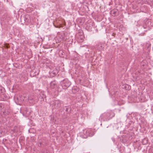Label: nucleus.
<instances>
[{
	"label": "nucleus",
	"mask_w": 153,
	"mask_h": 153,
	"mask_svg": "<svg viewBox=\"0 0 153 153\" xmlns=\"http://www.w3.org/2000/svg\"><path fill=\"white\" fill-rule=\"evenodd\" d=\"M122 88L126 90H128L131 89V87L130 85L128 84H125L122 85Z\"/></svg>",
	"instance_id": "obj_12"
},
{
	"label": "nucleus",
	"mask_w": 153,
	"mask_h": 153,
	"mask_svg": "<svg viewBox=\"0 0 153 153\" xmlns=\"http://www.w3.org/2000/svg\"><path fill=\"white\" fill-rule=\"evenodd\" d=\"M120 140L123 143L126 142L127 140V138L126 135H123L120 137Z\"/></svg>",
	"instance_id": "obj_11"
},
{
	"label": "nucleus",
	"mask_w": 153,
	"mask_h": 153,
	"mask_svg": "<svg viewBox=\"0 0 153 153\" xmlns=\"http://www.w3.org/2000/svg\"><path fill=\"white\" fill-rule=\"evenodd\" d=\"M39 72V70L38 68H36L32 71L31 73V75H33V76H35L38 75Z\"/></svg>",
	"instance_id": "obj_8"
},
{
	"label": "nucleus",
	"mask_w": 153,
	"mask_h": 153,
	"mask_svg": "<svg viewBox=\"0 0 153 153\" xmlns=\"http://www.w3.org/2000/svg\"><path fill=\"white\" fill-rule=\"evenodd\" d=\"M57 86V83L56 81L54 80L52 81L50 83V87L52 89H53Z\"/></svg>",
	"instance_id": "obj_9"
},
{
	"label": "nucleus",
	"mask_w": 153,
	"mask_h": 153,
	"mask_svg": "<svg viewBox=\"0 0 153 153\" xmlns=\"http://www.w3.org/2000/svg\"><path fill=\"white\" fill-rule=\"evenodd\" d=\"M4 47L6 48H8L10 46L8 44L5 43L4 44Z\"/></svg>",
	"instance_id": "obj_18"
},
{
	"label": "nucleus",
	"mask_w": 153,
	"mask_h": 153,
	"mask_svg": "<svg viewBox=\"0 0 153 153\" xmlns=\"http://www.w3.org/2000/svg\"><path fill=\"white\" fill-rule=\"evenodd\" d=\"M105 46V44L100 42L98 43L97 45V48L99 51H102L104 50Z\"/></svg>",
	"instance_id": "obj_4"
},
{
	"label": "nucleus",
	"mask_w": 153,
	"mask_h": 153,
	"mask_svg": "<svg viewBox=\"0 0 153 153\" xmlns=\"http://www.w3.org/2000/svg\"><path fill=\"white\" fill-rule=\"evenodd\" d=\"M10 112L8 111H4L3 112V114H4V115H6L7 114H8Z\"/></svg>",
	"instance_id": "obj_19"
},
{
	"label": "nucleus",
	"mask_w": 153,
	"mask_h": 153,
	"mask_svg": "<svg viewBox=\"0 0 153 153\" xmlns=\"http://www.w3.org/2000/svg\"><path fill=\"white\" fill-rule=\"evenodd\" d=\"M61 102L59 100H56L54 101L53 104V105L54 106L55 108L56 109H58L61 107Z\"/></svg>",
	"instance_id": "obj_6"
},
{
	"label": "nucleus",
	"mask_w": 153,
	"mask_h": 153,
	"mask_svg": "<svg viewBox=\"0 0 153 153\" xmlns=\"http://www.w3.org/2000/svg\"><path fill=\"white\" fill-rule=\"evenodd\" d=\"M111 115L110 113H104L101 115L100 117L101 119H105L106 120H109L112 118V117H110Z\"/></svg>",
	"instance_id": "obj_3"
},
{
	"label": "nucleus",
	"mask_w": 153,
	"mask_h": 153,
	"mask_svg": "<svg viewBox=\"0 0 153 153\" xmlns=\"http://www.w3.org/2000/svg\"><path fill=\"white\" fill-rule=\"evenodd\" d=\"M60 84L63 89H66L71 85V82L66 78L61 81Z\"/></svg>",
	"instance_id": "obj_1"
},
{
	"label": "nucleus",
	"mask_w": 153,
	"mask_h": 153,
	"mask_svg": "<svg viewBox=\"0 0 153 153\" xmlns=\"http://www.w3.org/2000/svg\"><path fill=\"white\" fill-rule=\"evenodd\" d=\"M46 153H47V152H46Z\"/></svg>",
	"instance_id": "obj_24"
},
{
	"label": "nucleus",
	"mask_w": 153,
	"mask_h": 153,
	"mask_svg": "<svg viewBox=\"0 0 153 153\" xmlns=\"http://www.w3.org/2000/svg\"><path fill=\"white\" fill-rule=\"evenodd\" d=\"M64 109H65L67 114L71 112V109L69 106H65Z\"/></svg>",
	"instance_id": "obj_14"
},
{
	"label": "nucleus",
	"mask_w": 153,
	"mask_h": 153,
	"mask_svg": "<svg viewBox=\"0 0 153 153\" xmlns=\"http://www.w3.org/2000/svg\"><path fill=\"white\" fill-rule=\"evenodd\" d=\"M84 38L83 35L79 36L78 37V39L79 42H82L84 40Z\"/></svg>",
	"instance_id": "obj_17"
},
{
	"label": "nucleus",
	"mask_w": 153,
	"mask_h": 153,
	"mask_svg": "<svg viewBox=\"0 0 153 153\" xmlns=\"http://www.w3.org/2000/svg\"><path fill=\"white\" fill-rule=\"evenodd\" d=\"M18 131L17 127L16 126H14L13 128H12L10 130V132L12 133H14L17 132Z\"/></svg>",
	"instance_id": "obj_15"
},
{
	"label": "nucleus",
	"mask_w": 153,
	"mask_h": 153,
	"mask_svg": "<svg viewBox=\"0 0 153 153\" xmlns=\"http://www.w3.org/2000/svg\"><path fill=\"white\" fill-rule=\"evenodd\" d=\"M79 33L80 36L83 35V32L82 31H80L79 32Z\"/></svg>",
	"instance_id": "obj_21"
},
{
	"label": "nucleus",
	"mask_w": 153,
	"mask_h": 153,
	"mask_svg": "<svg viewBox=\"0 0 153 153\" xmlns=\"http://www.w3.org/2000/svg\"><path fill=\"white\" fill-rule=\"evenodd\" d=\"M27 102L31 105H33L37 102L36 97L33 94L29 95L27 96Z\"/></svg>",
	"instance_id": "obj_2"
},
{
	"label": "nucleus",
	"mask_w": 153,
	"mask_h": 153,
	"mask_svg": "<svg viewBox=\"0 0 153 153\" xmlns=\"http://www.w3.org/2000/svg\"><path fill=\"white\" fill-rule=\"evenodd\" d=\"M59 72V70L56 69V68H55L51 72V74H52L53 75V76H55Z\"/></svg>",
	"instance_id": "obj_16"
},
{
	"label": "nucleus",
	"mask_w": 153,
	"mask_h": 153,
	"mask_svg": "<svg viewBox=\"0 0 153 153\" xmlns=\"http://www.w3.org/2000/svg\"><path fill=\"white\" fill-rule=\"evenodd\" d=\"M79 90V88L76 86H74L72 89V91L74 94H75Z\"/></svg>",
	"instance_id": "obj_13"
},
{
	"label": "nucleus",
	"mask_w": 153,
	"mask_h": 153,
	"mask_svg": "<svg viewBox=\"0 0 153 153\" xmlns=\"http://www.w3.org/2000/svg\"><path fill=\"white\" fill-rule=\"evenodd\" d=\"M24 21L25 23H29L30 22V16L28 15H25L24 16Z\"/></svg>",
	"instance_id": "obj_10"
},
{
	"label": "nucleus",
	"mask_w": 153,
	"mask_h": 153,
	"mask_svg": "<svg viewBox=\"0 0 153 153\" xmlns=\"http://www.w3.org/2000/svg\"><path fill=\"white\" fill-rule=\"evenodd\" d=\"M110 13L112 16H115L118 15V11L117 9H114L110 11Z\"/></svg>",
	"instance_id": "obj_7"
},
{
	"label": "nucleus",
	"mask_w": 153,
	"mask_h": 153,
	"mask_svg": "<svg viewBox=\"0 0 153 153\" xmlns=\"http://www.w3.org/2000/svg\"><path fill=\"white\" fill-rule=\"evenodd\" d=\"M6 139H4L2 140V143H3L4 142H5L6 141Z\"/></svg>",
	"instance_id": "obj_22"
},
{
	"label": "nucleus",
	"mask_w": 153,
	"mask_h": 153,
	"mask_svg": "<svg viewBox=\"0 0 153 153\" xmlns=\"http://www.w3.org/2000/svg\"><path fill=\"white\" fill-rule=\"evenodd\" d=\"M4 108V106L3 105L1 104H0V110H1Z\"/></svg>",
	"instance_id": "obj_20"
},
{
	"label": "nucleus",
	"mask_w": 153,
	"mask_h": 153,
	"mask_svg": "<svg viewBox=\"0 0 153 153\" xmlns=\"http://www.w3.org/2000/svg\"><path fill=\"white\" fill-rule=\"evenodd\" d=\"M46 98V95L43 92H41L40 93L38 96V99L40 100L41 101H44V100Z\"/></svg>",
	"instance_id": "obj_5"
},
{
	"label": "nucleus",
	"mask_w": 153,
	"mask_h": 153,
	"mask_svg": "<svg viewBox=\"0 0 153 153\" xmlns=\"http://www.w3.org/2000/svg\"><path fill=\"white\" fill-rule=\"evenodd\" d=\"M143 27H144V28H147V27H146V26H145V25H144Z\"/></svg>",
	"instance_id": "obj_23"
}]
</instances>
